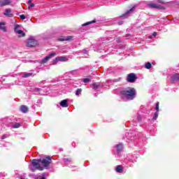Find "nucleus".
Masks as SVG:
<instances>
[{
    "instance_id": "f257e3e1",
    "label": "nucleus",
    "mask_w": 179,
    "mask_h": 179,
    "mask_svg": "<svg viewBox=\"0 0 179 179\" xmlns=\"http://www.w3.org/2000/svg\"><path fill=\"white\" fill-rule=\"evenodd\" d=\"M121 96L127 99V100H134L136 96V90L134 87H129L120 92Z\"/></svg>"
},
{
    "instance_id": "f03ea898",
    "label": "nucleus",
    "mask_w": 179,
    "mask_h": 179,
    "mask_svg": "<svg viewBox=\"0 0 179 179\" xmlns=\"http://www.w3.org/2000/svg\"><path fill=\"white\" fill-rule=\"evenodd\" d=\"M38 45V41L34 39V38H29L27 39V47L32 48L37 47Z\"/></svg>"
},
{
    "instance_id": "7ed1b4c3",
    "label": "nucleus",
    "mask_w": 179,
    "mask_h": 179,
    "mask_svg": "<svg viewBox=\"0 0 179 179\" xmlns=\"http://www.w3.org/2000/svg\"><path fill=\"white\" fill-rule=\"evenodd\" d=\"M51 160H52L51 157L46 156L45 159H40V163L42 164V166H43V167H48V166L51 164Z\"/></svg>"
},
{
    "instance_id": "20e7f679",
    "label": "nucleus",
    "mask_w": 179,
    "mask_h": 179,
    "mask_svg": "<svg viewBox=\"0 0 179 179\" xmlns=\"http://www.w3.org/2000/svg\"><path fill=\"white\" fill-rule=\"evenodd\" d=\"M40 159H33L32 160V166L35 167L36 170H39L40 171H43L44 168L41 166L40 164Z\"/></svg>"
},
{
    "instance_id": "39448f33",
    "label": "nucleus",
    "mask_w": 179,
    "mask_h": 179,
    "mask_svg": "<svg viewBox=\"0 0 179 179\" xmlns=\"http://www.w3.org/2000/svg\"><path fill=\"white\" fill-rule=\"evenodd\" d=\"M55 55H57L55 52L50 53L41 61V64L42 65H44V64H47L48 61H50V59H51L52 57H55Z\"/></svg>"
},
{
    "instance_id": "423d86ee",
    "label": "nucleus",
    "mask_w": 179,
    "mask_h": 179,
    "mask_svg": "<svg viewBox=\"0 0 179 179\" xmlns=\"http://www.w3.org/2000/svg\"><path fill=\"white\" fill-rule=\"evenodd\" d=\"M135 6H133L130 10H128L124 14H122L120 16L121 19H128L129 17V13H132L134 10H135Z\"/></svg>"
},
{
    "instance_id": "0eeeda50",
    "label": "nucleus",
    "mask_w": 179,
    "mask_h": 179,
    "mask_svg": "<svg viewBox=\"0 0 179 179\" xmlns=\"http://www.w3.org/2000/svg\"><path fill=\"white\" fill-rule=\"evenodd\" d=\"M136 79H137V78L135 73H129L127 75V81L129 82V83H134Z\"/></svg>"
},
{
    "instance_id": "6e6552de",
    "label": "nucleus",
    "mask_w": 179,
    "mask_h": 179,
    "mask_svg": "<svg viewBox=\"0 0 179 179\" xmlns=\"http://www.w3.org/2000/svg\"><path fill=\"white\" fill-rule=\"evenodd\" d=\"M148 8H151L152 9H164V7L160 4H157L156 3H151L148 4Z\"/></svg>"
},
{
    "instance_id": "1a4fd4ad",
    "label": "nucleus",
    "mask_w": 179,
    "mask_h": 179,
    "mask_svg": "<svg viewBox=\"0 0 179 179\" xmlns=\"http://www.w3.org/2000/svg\"><path fill=\"white\" fill-rule=\"evenodd\" d=\"M73 38V36H61L57 39L58 41H71Z\"/></svg>"
},
{
    "instance_id": "9d476101",
    "label": "nucleus",
    "mask_w": 179,
    "mask_h": 179,
    "mask_svg": "<svg viewBox=\"0 0 179 179\" xmlns=\"http://www.w3.org/2000/svg\"><path fill=\"white\" fill-rule=\"evenodd\" d=\"M178 80H179V74L178 73H176L171 77V83H174V82H178Z\"/></svg>"
},
{
    "instance_id": "9b49d317",
    "label": "nucleus",
    "mask_w": 179,
    "mask_h": 179,
    "mask_svg": "<svg viewBox=\"0 0 179 179\" xmlns=\"http://www.w3.org/2000/svg\"><path fill=\"white\" fill-rule=\"evenodd\" d=\"M12 3L10 0H1L0 1V6H6L10 5Z\"/></svg>"
},
{
    "instance_id": "f8f14e48",
    "label": "nucleus",
    "mask_w": 179,
    "mask_h": 179,
    "mask_svg": "<svg viewBox=\"0 0 179 179\" xmlns=\"http://www.w3.org/2000/svg\"><path fill=\"white\" fill-rule=\"evenodd\" d=\"M6 23L5 22H0V30H2L4 33H6L8 31V29H6V27L5 25Z\"/></svg>"
},
{
    "instance_id": "ddd939ff",
    "label": "nucleus",
    "mask_w": 179,
    "mask_h": 179,
    "mask_svg": "<svg viewBox=\"0 0 179 179\" xmlns=\"http://www.w3.org/2000/svg\"><path fill=\"white\" fill-rule=\"evenodd\" d=\"M20 111L24 114H26V113H29V108L27 106L22 105L20 106Z\"/></svg>"
},
{
    "instance_id": "4468645a",
    "label": "nucleus",
    "mask_w": 179,
    "mask_h": 179,
    "mask_svg": "<svg viewBox=\"0 0 179 179\" xmlns=\"http://www.w3.org/2000/svg\"><path fill=\"white\" fill-rule=\"evenodd\" d=\"M10 12H12V11L10 8H6V12L4 13V15L8 16V17H12V16H13V15H12V13H10Z\"/></svg>"
},
{
    "instance_id": "2eb2a0df",
    "label": "nucleus",
    "mask_w": 179,
    "mask_h": 179,
    "mask_svg": "<svg viewBox=\"0 0 179 179\" xmlns=\"http://www.w3.org/2000/svg\"><path fill=\"white\" fill-rule=\"evenodd\" d=\"M93 23H96V20H93L92 21H90V22H85L84 24H82V27H85L86 26H89V24H93Z\"/></svg>"
},
{
    "instance_id": "dca6fc26",
    "label": "nucleus",
    "mask_w": 179,
    "mask_h": 179,
    "mask_svg": "<svg viewBox=\"0 0 179 179\" xmlns=\"http://www.w3.org/2000/svg\"><path fill=\"white\" fill-rule=\"evenodd\" d=\"M62 107H68V100L64 99L60 102Z\"/></svg>"
},
{
    "instance_id": "f3484780",
    "label": "nucleus",
    "mask_w": 179,
    "mask_h": 179,
    "mask_svg": "<svg viewBox=\"0 0 179 179\" xmlns=\"http://www.w3.org/2000/svg\"><path fill=\"white\" fill-rule=\"evenodd\" d=\"M123 170H124V168L122 167V166L119 165L116 166L117 173H122Z\"/></svg>"
},
{
    "instance_id": "a211bd4d",
    "label": "nucleus",
    "mask_w": 179,
    "mask_h": 179,
    "mask_svg": "<svg viewBox=\"0 0 179 179\" xmlns=\"http://www.w3.org/2000/svg\"><path fill=\"white\" fill-rule=\"evenodd\" d=\"M83 82L84 83H89L92 82V77L91 76H88V78H84L83 80Z\"/></svg>"
},
{
    "instance_id": "6ab92c4d",
    "label": "nucleus",
    "mask_w": 179,
    "mask_h": 179,
    "mask_svg": "<svg viewBox=\"0 0 179 179\" xmlns=\"http://www.w3.org/2000/svg\"><path fill=\"white\" fill-rule=\"evenodd\" d=\"M15 33L17 34H20L21 37H24V36H26V34H24V32L20 29H18L17 31H16Z\"/></svg>"
},
{
    "instance_id": "aec40b11",
    "label": "nucleus",
    "mask_w": 179,
    "mask_h": 179,
    "mask_svg": "<svg viewBox=\"0 0 179 179\" xmlns=\"http://www.w3.org/2000/svg\"><path fill=\"white\" fill-rule=\"evenodd\" d=\"M99 87H100V85H97L96 83H94V84L90 85V87H92V89H94L95 90L99 89Z\"/></svg>"
},
{
    "instance_id": "412c9836",
    "label": "nucleus",
    "mask_w": 179,
    "mask_h": 179,
    "mask_svg": "<svg viewBox=\"0 0 179 179\" xmlns=\"http://www.w3.org/2000/svg\"><path fill=\"white\" fill-rule=\"evenodd\" d=\"M117 149L118 153H120V152L122 151V149H123L122 145V144L117 145Z\"/></svg>"
},
{
    "instance_id": "4be33fe9",
    "label": "nucleus",
    "mask_w": 179,
    "mask_h": 179,
    "mask_svg": "<svg viewBox=\"0 0 179 179\" xmlns=\"http://www.w3.org/2000/svg\"><path fill=\"white\" fill-rule=\"evenodd\" d=\"M57 59H59V61H60L62 62H66V57H58Z\"/></svg>"
},
{
    "instance_id": "5701e85b",
    "label": "nucleus",
    "mask_w": 179,
    "mask_h": 179,
    "mask_svg": "<svg viewBox=\"0 0 179 179\" xmlns=\"http://www.w3.org/2000/svg\"><path fill=\"white\" fill-rule=\"evenodd\" d=\"M145 69H150V68H152V64H150V62L145 63Z\"/></svg>"
},
{
    "instance_id": "b1692460",
    "label": "nucleus",
    "mask_w": 179,
    "mask_h": 179,
    "mask_svg": "<svg viewBox=\"0 0 179 179\" xmlns=\"http://www.w3.org/2000/svg\"><path fill=\"white\" fill-rule=\"evenodd\" d=\"M31 75H33V73H25L23 78H29V76H31Z\"/></svg>"
},
{
    "instance_id": "393cba45",
    "label": "nucleus",
    "mask_w": 179,
    "mask_h": 179,
    "mask_svg": "<svg viewBox=\"0 0 179 179\" xmlns=\"http://www.w3.org/2000/svg\"><path fill=\"white\" fill-rule=\"evenodd\" d=\"M157 117H159L158 112H155V116L152 117V121H156L157 120Z\"/></svg>"
},
{
    "instance_id": "a878e982",
    "label": "nucleus",
    "mask_w": 179,
    "mask_h": 179,
    "mask_svg": "<svg viewBox=\"0 0 179 179\" xmlns=\"http://www.w3.org/2000/svg\"><path fill=\"white\" fill-rule=\"evenodd\" d=\"M22 127V124L20 123H15L13 126V128H20Z\"/></svg>"
},
{
    "instance_id": "bb28decb",
    "label": "nucleus",
    "mask_w": 179,
    "mask_h": 179,
    "mask_svg": "<svg viewBox=\"0 0 179 179\" xmlns=\"http://www.w3.org/2000/svg\"><path fill=\"white\" fill-rule=\"evenodd\" d=\"M80 93H82V89H78L76 92V96H79V94H80Z\"/></svg>"
},
{
    "instance_id": "cd10ccee",
    "label": "nucleus",
    "mask_w": 179,
    "mask_h": 179,
    "mask_svg": "<svg viewBox=\"0 0 179 179\" xmlns=\"http://www.w3.org/2000/svg\"><path fill=\"white\" fill-rule=\"evenodd\" d=\"M58 61H59L58 59V57H56L55 59H53V64L52 65H57L58 64Z\"/></svg>"
},
{
    "instance_id": "c85d7f7f",
    "label": "nucleus",
    "mask_w": 179,
    "mask_h": 179,
    "mask_svg": "<svg viewBox=\"0 0 179 179\" xmlns=\"http://www.w3.org/2000/svg\"><path fill=\"white\" fill-rule=\"evenodd\" d=\"M159 103L157 102L155 105V109H156V112L159 113Z\"/></svg>"
},
{
    "instance_id": "c756f323",
    "label": "nucleus",
    "mask_w": 179,
    "mask_h": 179,
    "mask_svg": "<svg viewBox=\"0 0 179 179\" xmlns=\"http://www.w3.org/2000/svg\"><path fill=\"white\" fill-rule=\"evenodd\" d=\"M157 2H158V3H159V5H161V6H162V5H164V3H165L163 0H157Z\"/></svg>"
},
{
    "instance_id": "7c9ffc66",
    "label": "nucleus",
    "mask_w": 179,
    "mask_h": 179,
    "mask_svg": "<svg viewBox=\"0 0 179 179\" xmlns=\"http://www.w3.org/2000/svg\"><path fill=\"white\" fill-rule=\"evenodd\" d=\"M20 17L22 20H24V19H26V15L22 14L20 15Z\"/></svg>"
},
{
    "instance_id": "2f4dec72",
    "label": "nucleus",
    "mask_w": 179,
    "mask_h": 179,
    "mask_svg": "<svg viewBox=\"0 0 179 179\" xmlns=\"http://www.w3.org/2000/svg\"><path fill=\"white\" fill-rule=\"evenodd\" d=\"M18 28H19V24H17L15 26V28H14L15 32H16L19 30V29H17Z\"/></svg>"
},
{
    "instance_id": "473e14b6",
    "label": "nucleus",
    "mask_w": 179,
    "mask_h": 179,
    "mask_svg": "<svg viewBox=\"0 0 179 179\" xmlns=\"http://www.w3.org/2000/svg\"><path fill=\"white\" fill-rule=\"evenodd\" d=\"M31 8H34V3H31L30 6H29V9H30Z\"/></svg>"
},
{
    "instance_id": "72a5a7b5",
    "label": "nucleus",
    "mask_w": 179,
    "mask_h": 179,
    "mask_svg": "<svg viewBox=\"0 0 179 179\" xmlns=\"http://www.w3.org/2000/svg\"><path fill=\"white\" fill-rule=\"evenodd\" d=\"M152 36H154V37H156V36H157V32H153Z\"/></svg>"
},
{
    "instance_id": "f704fd0d",
    "label": "nucleus",
    "mask_w": 179,
    "mask_h": 179,
    "mask_svg": "<svg viewBox=\"0 0 179 179\" xmlns=\"http://www.w3.org/2000/svg\"><path fill=\"white\" fill-rule=\"evenodd\" d=\"M35 90H36V92H40V90H41V89H40V88H35Z\"/></svg>"
},
{
    "instance_id": "c9c22d12",
    "label": "nucleus",
    "mask_w": 179,
    "mask_h": 179,
    "mask_svg": "<svg viewBox=\"0 0 179 179\" xmlns=\"http://www.w3.org/2000/svg\"><path fill=\"white\" fill-rule=\"evenodd\" d=\"M37 179H45V177L41 178V176H38Z\"/></svg>"
},
{
    "instance_id": "e433bc0d",
    "label": "nucleus",
    "mask_w": 179,
    "mask_h": 179,
    "mask_svg": "<svg viewBox=\"0 0 179 179\" xmlns=\"http://www.w3.org/2000/svg\"><path fill=\"white\" fill-rule=\"evenodd\" d=\"M28 3H29L31 5L32 3L31 0H29Z\"/></svg>"
},
{
    "instance_id": "4c0bfd02",
    "label": "nucleus",
    "mask_w": 179,
    "mask_h": 179,
    "mask_svg": "<svg viewBox=\"0 0 179 179\" xmlns=\"http://www.w3.org/2000/svg\"><path fill=\"white\" fill-rule=\"evenodd\" d=\"M31 171L34 172V171H36V170H34V169H31Z\"/></svg>"
},
{
    "instance_id": "58836bf2",
    "label": "nucleus",
    "mask_w": 179,
    "mask_h": 179,
    "mask_svg": "<svg viewBox=\"0 0 179 179\" xmlns=\"http://www.w3.org/2000/svg\"><path fill=\"white\" fill-rule=\"evenodd\" d=\"M120 24H122V22H120Z\"/></svg>"
},
{
    "instance_id": "ea45409f",
    "label": "nucleus",
    "mask_w": 179,
    "mask_h": 179,
    "mask_svg": "<svg viewBox=\"0 0 179 179\" xmlns=\"http://www.w3.org/2000/svg\"><path fill=\"white\" fill-rule=\"evenodd\" d=\"M120 24H122V22H120Z\"/></svg>"
}]
</instances>
